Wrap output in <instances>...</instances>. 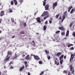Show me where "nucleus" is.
<instances>
[{
    "instance_id": "nucleus-1",
    "label": "nucleus",
    "mask_w": 75,
    "mask_h": 75,
    "mask_svg": "<svg viewBox=\"0 0 75 75\" xmlns=\"http://www.w3.org/2000/svg\"><path fill=\"white\" fill-rule=\"evenodd\" d=\"M74 56H75V53H73L71 54V58L70 59V61H71L74 58Z\"/></svg>"
},
{
    "instance_id": "nucleus-2",
    "label": "nucleus",
    "mask_w": 75,
    "mask_h": 75,
    "mask_svg": "<svg viewBox=\"0 0 75 75\" xmlns=\"http://www.w3.org/2000/svg\"><path fill=\"white\" fill-rule=\"evenodd\" d=\"M12 55V52H11V51H8V52L7 55L6 56V58H7L8 57H11V55Z\"/></svg>"
},
{
    "instance_id": "nucleus-3",
    "label": "nucleus",
    "mask_w": 75,
    "mask_h": 75,
    "mask_svg": "<svg viewBox=\"0 0 75 75\" xmlns=\"http://www.w3.org/2000/svg\"><path fill=\"white\" fill-rule=\"evenodd\" d=\"M70 71H71V73L74 74V69H73V67L72 66H71L70 67Z\"/></svg>"
},
{
    "instance_id": "nucleus-4",
    "label": "nucleus",
    "mask_w": 75,
    "mask_h": 75,
    "mask_svg": "<svg viewBox=\"0 0 75 75\" xmlns=\"http://www.w3.org/2000/svg\"><path fill=\"white\" fill-rule=\"evenodd\" d=\"M47 14H48V12L47 11H45L42 15L41 16H45V15H47Z\"/></svg>"
},
{
    "instance_id": "nucleus-5",
    "label": "nucleus",
    "mask_w": 75,
    "mask_h": 75,
    "mask_svg": "<svg viewBox=\"0 0 75 75\" xmlns=\"http://www.w3.org/2000/svg\"><path fill=\"white\" fill-rule=\"evenodd\" d=\"M57 6V2H56L55 3H54L53 5V9H54Z\"/></svg>"
},
{
    "instance_id": "nucleus-6",
    "label": "nucleus",
    "mask_w": 75,
    "mask_h": 75,
    "mask_svg": "<svg viewBox=\"0 0 75 75\" xmlns=\"http://www.w3.org/2000/svg\"><path fill=\"white\" fill-rule=\"evenodd\" d=\"M34 57L35 59H36V60H38V59H40V58H39L38 56L34 55Z\"/></svg>"
},
{
    "instance_id": "nucleus-7",
    "label": "nucleus",
    "mask_w": 75,
    "mask_h": 75,
    "mask_svg": "<svg viewBox=\"0 0 75 75\" xmlns=\"http://www.w3.org/2000/svg\"><path fill=\"white\" fill-rule=\"evenodd\" d=\"M12 21V22L13 23V25H15L16 24V20H14V19H13L12 20H11Z\"/></svg>"
},
{
    "instance_id": "nucleus-8",
    "label": "nucleus",
    "mask_w": 75,
    "mask_h": 75,
    "mask_svg": "<svg viewBox=\"0 0 75 75\" xmlns=\"http://www.w3.org/2000/svg\"><path fill=\"white\" fill-rule=\"evenodd\" d=\"M49 9V6L48 5H47L45 6V10H48Z\"/></svg>"
},
{
    "instance_id": "nucleus-9",
    "label": "nucleus",
    "mask_w": 75,
    "mask_h": 75,
    "mask_svg": "<svg viewBox=\"0 0 75 75\" xmlns=\"http://www.w3.org/2000/svg\"><path fill=\"white\" fill-rule=\"evenodd\" d=\"M10 57H7V56L6 57V59L5 60V61H8L9 59H10Z\"/></svg>"
},
{
    "instance_id": "nucleus-10",
    "label": "nucleus",
    "mask_w": 75,
    "mask_h": 75,
    "mask_svg": "<svg viewBox=\"0 0 75 75\" xmlns=\"http://www.w3.org/2000/svg\"><path fill=\"white\" fill-rule=\"evenodd\" d=\"M65 31H63L61 33V35L62 36H64L65 35Z\"/></svg>"
},
{
    "instance_id": "nucleus-11",
    "label": "nucleus",
    "mask_w": 75,
    "mask_h": 75,
    "mask_svg": "<svg viewBox=\"0 0 75 75\" xmlns=\"http://www.w3.org/2000/svg\"><path fill=\"white\" fill-rule=\"evenodd\" d=\"M59 28L60 30H62V31H64V28L63 27H59Z\"/></svg>"
},
{
    "instance_id": "nucleus-12",
    "label": "nucleus",
    "mask_w": 75,
    "mask_h": 75,
    "mask_svg": "<svg viewBox=\"0 0 75 75\" xmlns=\"http://www.w3.org/2000/svg\"><path fill=\"white\" fill-rule=\"evenodd\" d=\"M4 15V11H1V16H3Z\"/></svg>"
},
{
    "instance_id": "nucleus-13",
    "label": "nucleus",
    "mask_w": 75,
    "mask_h": 75,
    "mask_svg": "<svg viewBox=\"0 0 75 75\" xmlns=\"http://www.w3.org/2000/svg\"><path fill=\"white\" fill-rule=\"evenodd\" d=\"M13 1L15 5L16 6L17 4V1L16 0H14Z\"/></svg>"
},
{
    "instance_id": "nucleus-14",
    "label": "nucleus",
    "mask_w": 75,
    "mask_h": 75,
    "mask_svg": "<svg viewBox=\"0 0 75 75\" xmlns=\"http://www.w3.org/2000/svg\"><path fill=\"white\" fill-rule=\"evenodd\" d=\"M25 59L27 60L29 59H30V55H28L26 56Z\"/></svg>"
},
{
    "instance_id": "nucleus-15",
    "label": "nucleus",
    "mask_w": 75,
    "mask_h": 75,
    "mask_svg": "<svg viewBox=\"0 0 75 75\" xmlns=\"http://www.w3.org/2000/svg\"><path fill=\"white\" fill-rule=\"evenodd\" d=\"M72 8V6H69L68 8V12H69L70 11V10H71V9Z\"/></svg>"
},
{
    "instance_id": "nucleus-16",
    "label": "nucleus",
    "mask_w": 75,
    "mask_h": 75,
    "mask_svg": "<svg viewBox=\"0 0 75 75\" xmlns=\"http://www.w3.org/2000/svg\"><path fill=\"white\" fill-rule=\"evenodd\" d=\"M69 30H67V32L66 33V37H68L69 35Z\"/></svg>"
},
{
    "instance_id": "nucleus-17",
    "label": "nucleus",
    "mask_w": 75,
    "mask_h": 75,
    "mask_svg": "<svg viewBox=\"0 0 75 75\" xmlns=\"http://www.w3.org/2000/svg\"><path fill=\"white\" fill-rule=\"evenodd\" d=\"M24 66H23L22 67H21L20 69V71H22L23 69H24Z\"/></svg>"
},
{
    "instance_id": "nucleus-18",
    "label": "nucleus",
    "mask_w": 75,
    "mask_h": 75,
    "mask_svg": "<svg viewBox=\"0 0 75 75\" xmlns=\"http://www.w3.org/2000/svg\"><path fill=\"white\" fill-rule=\"evenodd\" d=\"M75 11V10H74V9L73 8L71 9V11L70 12V13L72 14L73 12H74Z\"/></svg>"
},
{
    "instance_id": "nucleus-19",
    "label": "nucleus",
    "mask_w": 75,
    "mask_h": 75,
    "mask_svg": "<svg viewBox=\"0 0 75 75\" xmlns=\"http://www.w3.org/2000/svg\"><path fill=\"white\" fill-rule=\"evenodd\" d=\"M46 1H47V0H44V1H43V5L44 6H45Z\"/></svg>"
},
{
    "instance_id": "nucleus-20",
    "label": "nucleus",
    "mask_w": 75,
    "mask_h": 75,
    "mask_svg": "<svg viewBox=\"0 0 75 75\" xmlns=\"http://www.w3.org/2000/svg\"><path fill=\"white\" fill-rule=\"evenodd\" d=\"M63 57H64V55H62L60 57V58H59V60H60V61H61V59H62V58H63Z\"/></svg>"
},
{
    "instance_id": "nucleus-21",
    "label": "nucleus",
    "mask_w": 75,
    "mask_h": 75,
    "mask_svg": "<svg viewBox=\"0 0 75 75\" xmlns=\"http://www.w3.org/2000/svg\"><path fill=\"white\" fill-rule=\"evenodd\" d=\"M46 29H47V27L46 25H44L43 27V30L45 31L46 30Z\"/></svg>"
},
{
    "instance_id": "nucleus-22",
    "label": "nucleus",
    "mask_w": 75,
    "mask_h": 75,
    "mask_svg": "<svg viewBox=\"0 0 75 75\" xmlns=\"http://www.w3.org/2000/svg\"><path fill=\"white\" fill-rule=\"evenodd\" d=\"M74 22H71L69 25V27H71L72 25H73V24H74Z\"/></svg>"
},
{
    "instance_id": "nucleus-23",
    "label": "nucleus",
    "mask_w": 75,
    "mask_h": 75,
    "mask_svg": "<svg viewBox=\"0 0 75 75\" xmlns=\"http://www.w3.org/2000/svg\"><path fill=\"white\" fill-rule=\"evenodd\" d=\"M61 53H58L56 55H57V57H58V56H59L60 55H61Z\"/></svg>"
},
{
    "instance_id": "nucleus-24",
    "label": "nucleus",
    "mask_w": 75,
    "mask_h": 75,
    "mask_svg": "<svg viewBox=\"0 0 75 75\" xmlns=\"http://www.w3.org/2000/svg\"><path fill=\"white\" fill-rule=\"evenodd\" d=\"M55 64H57V65H59V62H58L57 63V60H55Z\"/></svg>"
},
{
    "instance_id": "nucleus-25",
    "label": "nucleus",
    "mask_w": 75,
    "mask_h": 75,
    "mask_svg": "<svg viewBox=\"0 0 75 75\" xmlns=\"http://www.w3.org/2000/svg\"><path fill=\"white\" fill-rule=\"evenodd\" d=\"M37 20L38 23H41V20L40 19H37Z\"/></svg>"
},
{
    "instance_id": "nucleus-26",
    "label": "nucleus",
    "mask_w": 75,
    "mask_h": 75,
    "mask_svg": "<svg viewBox=\"0 0 75 75\" xmlns=\"http://www.w3.org/2000/svg\"><path fill=\"white\" fill-rule=\"evenodd\" d=\"M9 13H12V12H13V11L11 9H9Z\"/></svg>"
},
{
    "instance_id": "nucleus-27",
    "label": "nucleus",
    "mask_w": 75,
    "mask_h": 75,
    "mask_svg": "<svg viewBox=\"0 0 75 75\" xmlns=\"http://www.w3.org/2000/svg\"><path fill=\"white\" fill-rule=\"evenodd\" d=\"M20 34H24V32L23 31H21V32H20Z\"/></svg>"
},
{
    "instance_id": "nucleus-28",
    "label": "nucleus",
    "mask_w": 75,
    "mask_h": 75,
    "mask_svg": "<svg viewBox=\"0 0 75 75\" xmlns=\"http://www.w3.org/2000/svg\"><path fill=\"white\" fill-rule=\"evenodd\" d=\"M19 1L21 3V4H21L22 3H23V0H19Z\"/></svg>"
},
{
    "instance_id": "nucleus-29",
    "label": "nucleus",
    "mask_w": 75,
    "mask_h": 75,
    "mask_svg": "<svg viewBox=\"0 0 75 75\" xmlns=\"http://www.w3.org/2000/svg\"><path fill=\"white\" fill-rule=\"evenodd\" d=\"M59 33H60V31L59 30V31H56L55 32V33L56 34H59Z\"/></svg>"
},
{
    "instance_id": "nucleus-30",
    "label": "nucleus",
    "mask_w": 75,
    "mask_h": 75,
    "mask_svg": "<svg viewBox=\"0 0 75 75\" xmlns=\"http://www.w3.org/2000/svg\"><path fill=\"white\" fill-rule=\"evenodd\" d=\"M63 60H61L60 62V64H62V63L63 62Z\"/></svg>"
},
{
    "instance_id": "nucleus-31",
    "label": "nucleus",
    "mask_w": 75,
    "mask_h": 75,
    "mask_svg": "<svg viewBox=\"0 0 75 75\" xmlns=\"http://www.w3.org/2000/svg\"><path fill=\"white\" fill-rule=\"evenodd\" d=\"M23 25L24 26V27H25L26 26V23H25V22H24L23 23Z\"/></svg>"
},
{
    "instance_id": "nucleus-32",
    "label": "nucleus",
    "mask_w": 75,
    "mask_h": 75,
    "mask_svg": "<svg viewBox=\"0 0 75 75\" xmlns=\"http://www.w3.org/2000/svg\"><path fill=\"white\" fill-rule=\"evenodd\" d=\"M48 17V16H47L44 17V19H46V18H47Z\"/></svg>"
},
{
    "instance_id": "nucleus-33",
    "label": "nucleus",
    "mask_w": 75,
    "mask_h": 75,
    "mask_svg": "<svg viewBox=\"0 0 75 75\" xmlns=\"http://www.w3.org/2000/svg\"><path fill=\"white\" fill-rule=\"evenodd\" d=\"M39 64H41V65L42 64V62H41V61H39Z\"/></svg>"
},
{
    "instance_id": "nucleus-34",
    "label": "nucleus",
    "mask_w": 75,
    "mask_h": 75,
    "mask_svg": "<svg viewBox=\"0 0 75 75\" xmlns=\"http://www.w3.org/2000/svg\"><path fill=\"white\" fill-rule=\"evenodd\" d=\"M74 47H72L70 48L71 50H74Z\"/></svg>"
},
{
    "instance_id": "nucleus-35",
    "label": "nucleus",
    "mask_w": 75,
    "mask_h": 75,
    "mask_svg": "<svg viewBox=\"0 0 75 75\" xmlns=\"http://www.w3.org/2000/svg\"><path fill=\"white\" fill-rule=\"evenodd\" d=\"M11 4L12 6H13V1H11Z\"/></svg>"
},
{
    "instance_id": "nucleus-36",
    "label": "nucleus",
    "mask_w": 75,
    "mask_h": 75,
    "mask_svg": "<svg viewBox=\"0 0 75 75\" xmlns=\"http://www.w3.org/2000/svg\"><path fill=\"white\" fill-rule=\"evenodd\" d=\"M45 52L46 53V54H48V51H47V50H45Z\"/></svg>"
},
{
    "instance_id": "nucleus-37",
    "label": "nucleus",
    "mask_w": 75,
    "mask_h": 75,
    "mask_svg": "<svg viewBox=\"0 0 75 75\" xmlns=\"http://www.w3.org/2000/svg\"><path fill=\"white\" fill-rule=\"evenodd\" d=\"M58 17H59V15H57L56 16V17L57 18H58Z\"/></svg>"
},
{
    "instance_id": "nucleus-38",
    "label": "nucleus",
    "mask_w": 75,
    "mask_h": 75,
    "mask_svg": "<svg viewBox=\"0 0 75 75\" xmlns=\"http://www.w3.org/2000/svg\"><path fill=\"white\" fill-rule=\"evenodd\" d=\"M47 58L49 60V59H50V58H51V57L50 56H48Z\"/></svg>"
},
{
    "instance_id": "nucleus-39",
    "label": "nucleus",
    "mask_w": 75,
    "mask_h": 75,
    "mask_svg": "<svg viewBox=\"0 0 75 75\" xmlns=\"http://www.w3.org/2000/svg\"><path fill=\"white\" fill-rule=\"evenodd\" d=\"M65 16L64 15L62 16V19H65Z\"/></svg>"
},
{
    "instance_id": "nucleus-40",
    "label": "nucleus",
    "mask_w": 75,
    "mask_h": 75,
    "mask_svg": "<svg viewBox=\"0 0 75 75\" xmlns=\"http://www.w3.org/2000/svg\"><path fill=\"white\" fill-rule=\"evenodd\" d=\"M24 63L25 64V65H27V62H24Z\"/></svg>"
},
{
    "instance_id": "nucleus-41",
    "label": "nucleus",
    "mask_w": 75,
    "mask_h": 75,
    "mask_svg": "<svg viewBox=\"0 0 75 75\" xmlns=\"http://www.w3.org/2000/svg\"><path fill=\"white\" fill-rule=\"evenodd\" d=\"M14 68V67H13L12 66H11L10 67V69H13Z\"/></svg>"
},
{
    "instance_id": "nucleus-42",
    "label": "nucleus",
    "mask_w": 75,
    "mask_h": 75,
    "mask_svg": "<svg viewBox=\"0 0 75 75\" xmlns=\"http://www.w3.org/2000/svg\"><path fill=\"white\" fill-rule=\"evenodd\" d=\"M60 21H61V22L62 23V22H63V21H64V19H60Z\"/></svg>"
},
{
    "instance_id": "nucleus-43",
    "label": "nucleus",
    "mask_w": 75,
    "mask_h": 75,
    "mask_svg": "<svg viewBox=\"0 0 75 75\" xmlns=\"http://www.w3.org/2000/svg\"><path fill=\"white\" fill-rule=\"evenodd\" d=\"M49 23L50 24H51V23H52V21L50 20L49 21Z\"/></svg>"
},
{
    "instance_id": "nucleus-44",
    "label": "nucleus",
    "mask_w": 75,
    "mask_h": 75,
    "mask_svg": "<svg viewBox=\"0 0 75 75\" xmlns=\"http://www.w3.org/2000/svg\"><path fill=\"white\" fill-rule=\"evenodd\" d=\"M45 23L46 24H47L48 23V21H46V22H45Z\"/></svg>"
},
{
    "instance_id": "nucleus-45",
    "label": "nucleus",
    "mask_w": 75,
    "mask_h": 75,
    "mask_svg": "<svg viewBox=\"0 0 75 75\" xmlns=\"http://www.w3.org/2000/svg\"><path fill=\"white\" fill-rule=\"evenodd\" d=\"M44 72L43 71H42L41 73H40L42 75V74H44Z\"/></svg>"
},
{
    "instance_id": "nucleus-46",
    "label": "nucleus",
    "mask_w": 75,
    "mask_h": 75,
    "mask_svg": "<svg viewBox=\"0 0 75 75\" xmlns=\"http://www.w3.org/2000/svg\"><path fill=\"white\" fill-rule=\"evenodd\" d=\"M73 35L74 37H75V33H73Z\"/></svg>"
},
{
    "instance_id": "nucleus-47",
    "label": "nucleus",
    "mask_w": 75,
    "mask_h": 75,
    "mask_svg": "<svg viewBox=\"0 0 75 75\" xmlns=\"http://www.w3.org/2000/svg\"><path fill=\"white\" fill-rule=\"evenodd\" d=\"M63 73H64V74H66L67 73V72L65 71H64Z\"/></svg>"
},
{
    "instance_id": "nucleus-48",
    "label": "nucleus",
    "mask_w": 75,
    "mask_h": 75,
    "mask_svg": "<svg viewBox=\"0 0 75 75\" xmlns=\"http://www.w3.org/2000/svg\"><path fill=\"white\" fill-rule=\"evenodd\" d=\"M32 42L34 44H35V42H34V41L33 40V41H32Z\"/></svg>"
},
{
    "instance_id": "nucleus-49",
    "label": "nucleus",
    "mask_w": 75,
    "mask_h": 75,
    "mask_svg": "<svg viewBox=\"0 0 75 75\" xmlns=\"http://www.w3.org/2000/svg\"><path fill=\"white\" fill-rule=\"evenodd\" d=\"M67 47H71V46H70V45H68L67 46Z\"/></svg>"
},
{
    "instance_id": "nucleus-50",
    "label": "nucleus",
    "mask_w": 75,
    "mask_h": 75,
    "mask_svg": "<svg viewBox=\"0 0 75 75\" xmlns=\"http://www.w3.org/2000/svg\"><path fill=\"white\" fill-rule=\"evenodd\" d=\"M37 19H41V18H40V17H38V18H37Z\"/></svg>"
},
{
    "instance_id": "nucleus-51",
    "label": "nucleus",
    "mask_w": 75,
    "mask_h": 75,
    "mask_svg": "<svg viewBox=\"0 0 75 75\" xmlns=\"http://www.w3.org/2000/svg\"><path fill=\"white\" fill-rule=\"evenodd\" d=\"M62 18V17H61V16H60L59 19H61Z\"/></svg>"
},
{
    "instance_id": "nucleus-52",
    "label": "nucleus",
    "mask_w": 75,
    "mask_h": 75,
    "mask_svg": "<svg viewBox=\"0 0 75 75\" xmlns=\"http://www.w3.org/2000/svg\"><path fill=\"white\" fill-rule=\"evenodd\" d=\"M28 75H30V73L28 72Z\"/></svg>"
},
{
    "instance_id": "nucleus-53",
    "label": "nucleus",
    "mask_w": 75,
    "mask_h": 75,
    "mask_svg": "<svg viewBox=\"0 0 75 75\" xmlns=\"http://www.w3.org/2000/svg\"><path fill=\"white\" fill-rule=\"evenodd\" d=\"M22 56H23V57H24V56H25V55H24V54H23Z\"/></svg>"
},
{
    "instance_id": "nucleus-54",
    "label": "nucleus",
    "mask_w": 75,
    "mask_h": 75,
    "mask_svg": "<svg viewBox=\"0 0 75 75\" xmlns=\"http://www.w3.org/2000/svg\"><path fill=\"white\" fill-rule=\"evenodd\" d=\"M12 63V62H11L10 63H9V65H11V64Z\"/></svg>"
},
{
    "instance_id": "nucleus-55",
    "label": "nucleus",
    "mask_w": 75,
    "mask_h": 75,
    "mask_svg": "<svg viewBox=\"0 0 75 75\" xmlns=\"http://www.w3.org/2000/svg\"><path fill=\"white\" fill-rule=\"evenodd\" d=\"M14 37H15V36H12V38H14Z\"/></svg>"
},
{
    "instance_id": "nucleus-56",
    "label": "nucleus",
    "mask_w": 75,
    "mask_h": 75,
    "mask_svg": "<svg viewBox=\"0 0 75 75\" xmlns=\"http://www.w3.org/2000/svg\"><path fill=\"white\" fill-rule=\"evenodd\" d=\"M61 68H63V66H62V65H61Z\"/></svg>"
},
{
    "instance_id": "nucleus-57",
    "label": "nucleus",
    "mask_w": 75,
    "mask_h": 75,
    "mask_svg": "<svg viewBox=\"0 0 75 75\" xmlns=\"http://www.w3.org/2000/svg\"><path fill=\"white\" fill-rule=\"evenodd\" d=\"M70 45V46H73V45H72V44H71Z\"/></svg>"
},
{
    "instance_id": "nucleus-58",
    "label": "nucleus",
    "mask_w": 75,
    "mask_h": 75,
    "mask_svg": "<svg viewBox=\"0 0 75 75\" xmlns=\"http://www.w3.org/2000/svg\"><path fill=\"white\" fill-rule=\"evenodd\" d=\"M2 32V31L1 30H0V34H1V33Z\"/></svg>"
},
{
    "instance_id": "nucleus-59",
    "label": "nucleus",
    "mask_w": 75,
    "mask_h": 75,
    "mask_svg": "<svg viewBox=\"0 0 75 75\" xmlns=\"http://www.w3.org/2000/svg\"><path fill=\"white\" fill-rule=\"evenodd\" d=\"M17 56L16 55V56L15 57V59H16V58H17Z\"/></svg>"
},
{
    "instance_id": "nucleus-60",
    "label": "nucleus",
    "mask_w": 75,
    "mask_h": 75,
    "mask_svg": "<svg viewBox=\"0 0 75 75\" xmlns=\"http://www.w3.org/2000/svg\"><path fill=\"white\" fill-rule=\"evenodd\" d=\"M68 75H70V73H69V71L68 74Z\"/></svg>"
},
{
    "instance_id": "nucleus-61",
    "label": "nucleus",
    "mask_w": 75,
    "mask_h": 75,
    "mask_svg": "<svg viewBox=\"0 0 75 75\" xmlns=\"http://www.w3.org/2000/svg\"><path fill=\"white\" fill-rule=\"evenodd\" d=\"M36 34H37V35H38V33H36Z\"/></svg>"
},
{
    "instance_id": "nucleus-62",
    "label": "nucleus",
    "mask_w": 75,
    "mask_h": 75,
    "mask_svg": "<svg viewBox=\"0 0 75 75\" xmlns=\"http://www.w3.org/2000/svg\"><path fill=\"white\" fill-rule=\"evenodd\" d=\"M64 58L65 59V58H66V56H64Z\"/></svg>"
},
{
    "instance_id": "nucleus-63",
    "label": "nucleus",
    "mask_w": 75,
    "mask_h": 75,
    "mask_svg": "<svg viewBox=\"0 0 75 75\" xmlns=\"http://www.w3.org/2000/svg\"><path fill=\"white\" fill-rule=\"evenodd\" d=\"M37 12H35V14H37Z\"/></svg>"
},
{
    "instance_id": "nucleus-64",
    "label": "nucleus",
    "mask_w": 75,
    "mask_h": 75,
    "mask_svg": "<svg viewBox=\"0 0 75 75\" xmlns=\"http://www.w3.org/2000/svg\"><path fill=\"white\" fill-rule=\"evenodd\" d=\"M31 55L32 56H33V57H34V55H33V54H31Z\"/></svg>"
}]
</instances>
